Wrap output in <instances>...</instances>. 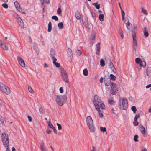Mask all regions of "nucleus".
Instances as JSON below:
<instances>
[{
	"mask_svg": "<svg viewBox=\"0 0 151 151\" xmlns=\"http://www.w3.org/2000/svg\"><path fill=\"white\" fill-rule=\"evenodd\" d=\"M55 98L57 104L62 106L65 102L67 97L66 96L64 95L62 96H56Z\"/></svg>",
	"mask_w": 151,
	"mask_h": 151,
	"instance_id": "1",
	"label": "nucleus"
},
{
	"mask_svg": "<svg viewBox=\"0 0 151 151\" xmlns=\"http://www.w3.org/2000/svg\"><path fill=\"white\" fill-rule=\"evenodd\" d=\"M86 122L91 132L94 131L93 127V121L91 116H88L86 118Z\"/></svg>",
	"mask_w": 151,
	"mask_h": 151,
	"instance_id": "2",
	"label": "nucleus"
},
{
	"mask_svg": "<svg viewBox=\"0 0 151 151\" xmlns=\"http://www.w3.org/2000/svg\"><path fill=\"white\" fill-rule=\"evenodd\" d=\"M59 69L63 80L66 83H68L69 79L65 70L61 67Z\"/></svg>",
	"mask_w": 151,
	"mask_h": 151,
	"instance_id": "3",
	"label": "nucleus"
},
{
	"mask_svg": "<svg viewBox=\"0 0 151 151\" xmlns=\"http://www.w3.org/2000/svg\"><path fill=\"white\" fill-rule=\"evenodd\" d=\"M0 90L6 95L9 94L10 93L9 88L0 82Z\"/></svg>",
	"mask_w": 151,
	"mask_h": 151,
	"instance_id": "4",
	"label": "nucleus"
},
{
	"mask_svg": "<svg viewBox=\"0 0 151 151\" xmlns=\"http://www.w3.org/2000/svg\"><path fill=\"white\" fill-rule=\"evenodd\" d=\"M1 140L4 146H9V142L8 136L7 134L4 133H3L1 135Z\"/></svg>",
	"mask_w": 151,
	"mask_h": 151,
	"instance_id": "5",
	"label": "nucleus"
},
{
	"mask_svg": "<svg viewBox=\"0 0 151 151\" xmlns=\"http://www.w3.org/2000/svg\"><path fill=\"white\" fill-rule=\"evenodd\" d=\"M93 101L96 108L99 107V104L101 102L100 98L97 95H94Z\"/></svg>",
	"mask_w": 151,
	"mask_h": 151,
	"instance_id": "6",
	"label": "nucleus"
},
{
	"mask_svg": "<svg viewBox=\"0 0 151 151\" xmlns=\"http://www.w3.org/2000/svg\"><path fill=\"white\" fill-rule=\"evenodd\" d=\"M130 23L129 22V20H128L127 23H126V26L127 29L129 31H131L132 33L133 32L135 33V31H136L137 28V26L135 24H133V27L132 26V27H130Z\"/></svg>",
	"mask_w": 151,
	"mask_h": 151,
	"instance_id": "7",
	"label": "nucleus"
},
{
	"mask_svg": "<svg viewBox=\"0 0 151 151\" xmlns=\"http://www.w3.org/2000/svg\"><path fill=\"white\" fill-rule=\"evenodd\" d=\"M123 110L126 109L128 107L127 100L126 98H124L122 101Z\"/></svg>",
	"mask_w": 151,
	"mask_h": 151,
	"instance_id": "8",
	"label": "nucleus"
},
{
	"mask_svg": "<svg viewBox=\"0 0 151 151\" xmlns=\"http://www.w3.org/2000/svg\"><path fill=\"white\" fill-rule=\"evenodd\" d=\"M110 86L111 89H112L113 90L115 91L116 92L117 91H119V90H120V87L119 86L114 83H111Z\"/></svg>",
	"mask_w": 151,
	"mask_h": 151,
	"instance_id": "9",
	"label": "nucleus"
},
{
	"mask_svg": "<svg viewBox=\"0 0 151 151\" xmlns=\"http://www.w3.org/2000/svg\"><path fill=\"white\" fill-rule=\"evenodd\" d=\"M135 62L137 64H139L140 67H145L146 66V62L144 61V64L143 65L142 62V61L141 59L140 58H137L135 59Z\"/></svg>",
	"mask_w": 151,
	"mask_h": 151,
	"instance_id": "10",
	"label": "nucleus"
},
{
	"mask_svg": "<svg viewBox=\"0 0 151 151\" xmlns=\"http://www.w3.org/2000/svg\"><path fill=\"white\" fill-rule=\"evenodd\" d=\"M17 58L18 61L21 66L23 67H25V63L22 58L21 57L18 56L17 57Z\"/></svg>",
	"mask_w": 151,
	"mask_h": 151,
	"instance_id": "11",
	"label": "nucleus"
},
{
	"mask_svg": "<svg viewBox=\"0 0 151 151\" xmlns=\"http://www.w3.org/2000/svg\"><path fill=\"white\" fill-rule=\"evenodd\" d=\"M132 36L133 41V43L134 45L137 46V42L136 40V33H134V32H132Z\"/></svg>",
	"mask_w": 151,
	"mask_h": 151,
	"instance_id": "12",
	"label": "nucleus"
},
{
	"mask_svg": "<svg viewBox=\"0 0 151 151\" xmlns=\"http://www.w3.org/2000/svg\"><path fill=\"white\" fill-rule=\"evenodd\" d=\"M18 23L19 24V26L21 28H24V24L23 20L21 18L19 17L18 18Z\"/></svg>",
	"mask_w": 151,
	"mask_h": 151,
	"instance_id": "13",
	"label": "nucleus"
},
{
	"mask_svg": "<svg viewBox=\"0 0 151 151\" xmlns=\"http://www.w3.org/2000/svg\"><path fill=\"white\" fill-rule=\"evenodd\" d=\"M140 130L143 136L145 137L147 135L146 134L145 130V127L142 125L140 126Z\"/></svg>",
	"mask_w": 151,
	"mask_h": 151,
	"instance_id": "14",
	"label": "nucleus"
},
{
	"mask_svg": "<svg viewBox=\"0 0 151 151\" xmlns=\"http://www.w3.org/2000/svg\"><path fill=\"white\" fill-rule=\"evenodd\" d=\"M96 54L98 55H99V52L100 50V43L99 42L96 45Z\"/></svg>",
	"mask_w": 151,
	"mask_h": 151,
	"instance_id": "15",
	"label": "nucleus"
},
{
	"mask_svg": "<svg viewBox=\"0 0 151 151\" xmlns=\"http://www.w3.org/2000/svg\"><path fill=\"white\" fill-rule=\"evenodd\" d=\"M146 73L148 77H151V67L147 68L146 69Z\"/></svg>",
	"mask_w": 151,
	"mask_h": 151,
	"instance_id": "16",
	"label": "nucleus"
},
{
	"mask_svg": "<svg viewBox=\"0 0 151 151\" xmlns=\"http://www.w3.org/2000/svg\"><path fill=\"white\" fill-rule=\"evenodd\" d=\"M40 147L41 151H47V149L43 143L41 144Z\"/></svg>",
	"mask_w": 151,
	"mask_h": 151,
	"instance_id": "17",
	"label": "nucleus"
},
{
	"mask_svg": "<svg viewBox=\"0 0 151 151\" xmlns=\"http://www.w3.org/2000/svg\"><path fill=\"white\" fill-rule=\"evenodd\" d=\"M14 4L18 10L19 12L21 10V9L20 7V5L19 3L17 1H15L14 2Z\"/></svg>",
	"mask_w": 151,
	"mask_h": 151,
	"instance_id": "18",
	"label": "nucleus"
},
{
	"mask_svg": "<svg viewBox=\"0 0 151 151\" xmlns=\"http://www.w3.org/2000/svg\"><path fill=\"white\" fill-rule=\"evenodd\" d=\"M75 16L76 18L78 20H80L81 19V16L78 11H77L75 13Z\"/></svg>",
	"mask_w": 151,
	"mask_h": 151,
	"instance_id": "19",
	"label": "nucleus"
},
{
	"mask_svg": "<svg viewBox=\"0 0 151 151\" xmlns=\"http://www.w3.org/2000/svg\"><path fill=\"white\" fill-rule=\"evenodd\" d=\"M34 49L37 54L38 53L39 50L38 48L37 44L35 43H34Z\"/></svg>",
	"mask_w": 151,
	"mask_h": 151,
	"instance_id": "20",
	"label": "nucleus"
},
{
	"mask_svg": "<svg viewBox=\"0 0 151 151\" xmlns=\"http://www.w3.org/2000/svg\"><path fill=\"white\" fill-rule=\"evenodd\" d=\"M55 52L54 50L51 48L50 50V54L52 58H53V57H54Z\"/></svg>",
	"mask_w": 151,
	"mask_h": 151,
	"instance_id": "21",
	"label": "nucleus"
},
{
	"mask_svg": "<svg viewBox=\"0 0 151 151\" xmlns=\"http://www.w3.org/2000/svg\"><path fill=\"white\" fill-rule=\"evenodd\" d=\"M1 47L4 50H8V47L6 45V43L4 42L1 46Z\"/></svg>",
	"mask_w": 151,
	"mask_h": 151,
	"instance_id": "22",
	"label": "nucleus"
},
{
	"mask_svg": "<svg viewBox=\"0 0 151 151\" xmlns=\"http://www.w3.org/2000/svg\"><path fill=\"white\" fill-rule=\"evenodd\" d=\"M96 109L98 111L99 116L101 117H103V115L101 111H100V110L99 107H97V108H96Z\"/></svg>",
	"mask_w": 151,
	"mask_h": 151,
	"instance_id": "23",
	"label": "nucleus"
},
{
	"mask_svg": "<svg viewBox=\"0 0 151 151\" xmlns=\"http://www.w3.org/2000/svg\"><path fill=\"white\" fill-rule=\"evenodd\" d=\"M108 60L109 61V67L111 68L114 66L113 64L112 63L111 59H109Z\"/></svg>",
	"mask_w": 151,
	"mask_h": 151,
	"instance_id": "24",
	"label": "nucleus"
},
{
	"mask_svg": "<svg viewBox=\"0 0 151 151\" xmlns=\"http://www.w3.org/2000/svg\"><path fill=\"white\" fill-rule=\"evenodd\" d=\"M52 30V23L51 22H49L48 24V29L47 31L48 32H50Z\"/></svg>",
	"mask_w": 151,
	"mask_h": 151,
	"instance_id": "25",
	"label": "nucleus"
},
{
	"mask_svg": "<svg viewBox=\"0 0 151 151\" xmlns=\"http://www.w3.org/2000/svg\"><path fill=\"white\" fill-rule=\"evenodd\" d=\"M98 3H92V5L94 6L97 9H99L100 8V5L99 4H97Z\"/></svg>",
	"mask_w": 151,
	"mask_h": 151,
	"instance_id": "26",
	"label": "nucleus"
},
{
	"mask_svg": "<svg viewBox=\"0 0 151 151\" xmlns=\"http://www.w3.org/2000/svg\"><path fill=\"white\" fill-rule=\"evenodd\" d=\"M104 104L102 102H101L99 104V108H101L102 109H104L105 108Z\"/></svg>",
	"mask_w": 151,
	"mask_h": 151,
	"instance_id": "27",
	"label": "nucleus"
},
{
	"mask_svg": "<svg viewBox=\"0 0 151 151\" xmlns=\"http://www.w3.org/2000/svg\"><path fill=\"white\" fill-rule=\"evenodd\" d=\"M58 26L59 29H62L63 27V23L62 22H59L58 23Z\"/></svg>",
	"mask_w": 151,
	"mask_h": 151,
	"instance_id": "28",
	"label": "nucleus"
},
{
	"mask_svg": "<svg viewBox=\"0 0 151 151\" xmlns=\"http://www.w3.org/2000/svg\"><path fill=\"white\" fill-rule=\"evenodd\" d=\"M83 75L85 76H87L88 75V71L87 69H84L83 71Z\"/></svg>",
	"mask_w": 151,
	"mask_h": 151,
	"instance_id": "29",
	"label": "nucleus"
},
{
	"mask_svg": "<svg viewBox=\"0 0 151 151\" xmlns=\"http://www.w3.org/2000/svg\"><path fill=\"white\" fill-rule=\"evenodd\" d=\"M109 104H110L111 105H114L115 104V102L111 99H109L108 100Z\"/></svg>",
	"mask_w": 151,
	"mask_h": 151,
	"instance_id": "30",
	"label": "nucleus"
},
{
	"mask_svg": "<svg viewBox=\"0 0 151 151\" xmlns=\"http://www.w3.org/2000/svg\"><path fill=\"white\" fill-rule=\"evenodd\" d=\"M104 17L103 14H100L99 15V18L100 21H103L104 20Z\"/></svg>",
	"mask_w": 151,
	"mask_h": 151,
	"instance_id": "31",
	"label": "nucleus"
},
{
	"mask_svg": "<svg viewBox=\"0 0 151 151\" xmlns=\"http://www.w3.org/2000/svg\"><path fill=\"white\" fill-rule=\"evenodd\" d=\"M110 79L111 80L114 81L116 78V77L112 74H111L110 75Z\"/></svg>",
	"mask_w": 151,
	"mask_h": 151,
	"instance_id": "32",
	"label": "nucleus"
},
{
	"mask_svg": "<svg viewBox=\"0 0 151 151\" xmlns=\"http://www.w3.org/2000/svg\"><path fill=\"white\" fill-rule=\"evenodd\" d=\"M68 55L69 56H71L72 55L71 50L70 48H68L67 50Z\"/></svg>",
	"mask_w": 151,
	"mask_h": 151,
	"instance_id": "33",
	"label": "nucleus"
},
{
	"mask_svg": "<svg viewBox=\"0 0 151 151\" xmlns=\"http://www.w3.org/2000/svg\"><path fill=\"white\" fill-rule=\"evenodd\" d=\"M100 130L101 131L103 132H105L106 134H107L106 130V127H100Z\"/></svg>",
	"mask_w": 151,
	"mask_h": 151,
	"instance_id": "34",
	"label": "nucleus"
},
{
	"mask_svg": "<svg viewBox=\"0 0 151 151\" xmlns=\"http://www.w3.org/2000/svg\"><path fill=\"white\" fill-rule=\"evenodd\" d=\"M76 53L77 55L80 56L82 54V52L79 50H76Z\"/></svg>",
	"mask_w": 151,
	"mask_h": 151,
	"instance_id": "35",
	"label": "nucleus"
},
{
	"mask_svg": "<svg viewBox=\"0 0 151 151\" xmlns=\"http://www.w3.org/2000/svg\"><path fill=\"white\" fill-rule=\"evenodd\" d=\"M100 65L101 66H104L105 64L104 63V60L101 59L100 61Z\"/></svg>",
	"mask_w": 151,
	"mask_h": 151,
	"instance_id": "36",
	"label": "nucleus"
},
{
	"mask_svg": "<svg viewBox=\"0 0 151 151\" xmlns=\"http://www.w3.org/2000/svg\"><path fill=\"white\" fill-rule=\"evenodd\" d=\"M28 90L30 93H34V91L32 88L30 86H28Z\"/></svg>",
	"mask_w": 151,
	"mask_h": 151,
	"instance_id": "37",
	"label": "nucleus"
},
{
	"mask_svg": "<svg viewBox=\"0 0 151 151\" xmlns=\"http://www.w3.org/2000/svg\"><path fill=\"white\" fill-rule=\"evenodd\" d=\"M104 82L105 84V85L106 86H108L109 85L110 82H107L106 80V78H105L104 79Z\"/></svg>",
	"mask_w": 151,
	"mask_h": 151,
	"instance_id": "38",
	"label": "nucleus"
},
{
	"mask_svg": "<svg viewBox=\"0 0 151 151\" xmlns=\"http://www.w3.org/2000/svg\"><path fill=\"white\" fill-rule=\"evenodd\" d=\"M131 110L133 111L134 113H135L137 111V109L135 106H132L131 107Z\"/></svg>",
	"mask_w": 151,
	"mask_h": 151,
	"instance_id": "39",
	"label": "nucleus"
},
{
	"mask_svg": "<svg viewBox=\"0 0 151 151\" xmlns=\"http://www.w3.org/2000/svg\"><path fill=\"white\" fill-rule=\"evenodd\" d=\"M47 123L48 126L50 128L52 129L54 127L52 124V123H50V121L47 122Z\"/></svg>",
	"mask_w": 151,
	"mask_h": 151,
	"instance_id": "40",
	"label": "nucleus"
},
{
	"mask_svg": "<svg viewBox=\"0 0 151 151\" xmlns=\"http://www.w3.org/2000/svg\"><path fill=\"white\" fill-rule=\"evenodd\" d=\"M2 6L5 9H7L8 7V5L6 3L2 4Z\"/></svg>",
	"mask_w": 151,
	"mask_h": 151,
	"instance_id": "41",
	"label": "nucleus"
},
{
	"mask_svg": "<svg viewBox=\"0 0 151 151\" xmlns=\"http://www.w3.org/2000/svg\"><path fill=\"white\" fill-rule=\"evenodd\" d=\"M145 28H144L145 30H144V35L146 37H147L148 36V33L147 32H146L145 31Z\"/></svg>",
	"mask_w": 151,
	"mask_h": 151,
	"instance_id": "42",
	"label": "nucleus"
},
{
	"mask_svg": "<svg viewBox=\"0 0 151 151\" xmlns=\"http://www.w3.org/2000/svg\"><path fill=\"white\" fill-rule=\"evenodd\" d=\"M133 124L134 126H136L138 124V123L137 122V120H135V119H134V121L133 122Z\"/></svg>",
	"mask_w": 151,
	"mask_h": 151,
	"instance_id": "43",
	"label": "nucleus"
},
{
	"mask_svg": "<svg viewBox=\"0 0 151 151\" xmlns=\"http://www.w3.org/2000/svg\"><path fill=\"white\" fill-rule=\"evenodd\" d=\"M129 100L132 103L135 102L134 99L132 97H130L129 98Z\"/></svg>",
	"mask_w": 151,
	"mask_h": 151,
	"instance_id": "44",
	"label": "nucleus"
},
{
	"mask_svg": "<svg viewBox=\"0 0 151 151\" xmlns=\"http://www.w3.org/2000/svg\"><path fill=\"white\" fill-rule=\"evenodd\" d=\"M138 138V136L137 135H135L134 137V140L135 142H137L138 140L137 139V138Z\"/></svg>",
	"mask_w": 151,
	"mask_h": 151,
	"instance_id": "45",
	"label": "nucleus"
},
{
	"mask_svg": "<svg viewBox=\"0 0 151 151\" xmlns=\"http://www.w3.org/2000/svg\"><path fill=\"white\" fill-rule=\"evenodd\" d=\"M142 12L144 14L146 15H147L148 13L147 12V11L145 9H143V8H142Z\"/></svg>",
	"mask_w": 151,
	"mask_h": 151,
	"instance_id": "46",
	"label": "nucleus"
},
{
	"mask_svg": "<svg viewBox=\"0 0 151 151\" xmlns=\"http://www.w3.org/2000/svg\"><path fill=\"white\" fill-rule=\"evenodd\" d=\"M56 124L58 127V130H61L62 129V126H61V125L58 123H57Z\"/></svg>",
	"mask_w": 151,
	"mask_h": 151,
	"instance_id": "47",
	"label": "nucleus"
},
{
	"mask_svg": "<svg viewBox=\"0 0 151 151\" xmlns=\"http://www.w3.org/2000/svg\"><path fill=\"white\" fill-rule=\"evenodd\" d=\"M52 18L55 20L56 21H57L58 20V17L56 16H53L52 17Z\"/></svg>",
	"mask_w": 151,
	"mask_h": 151,
	"instance_id": "48",
	"label": "nucleus"
},
{
	"mask_svg": "<svg viewBox=\"0 0 151 151\" xmlns=\"http://www.w3.org/2000/svg\"><path fill=\"white\" fill-rule=\"evenodd\" d=\"M110 93L112 95H115V93L116 92L115 91L113 90L112 89H110Z\"/></svg>",
	"mask_w": 151,
	"mask_h": 151,
	"instance_id": "49",
	"label": "nucleus"
},
{
	"mask_svg": "<svg viewBox=\"0 0 151 151\" xmlns=\"http://www.w3.org/2000/svg\"><path fill=\"white\" fill-rule=\"evenodd\" d=\"M0 120L2 124H4L5 121V119L3 118L2 117H0Z\"/></svg>",
	"mask_w": 151,
	"mask_h": 151,
	"instance_id": "50",
	"label": "nucleus"
},
{
	"mask_svg": "<svg viewBox=\"0 0 151 151\" xmlns=\"http://www.w3.org/2000/svg\"><path fill=\"white\" fill-rule=\"evenodd\" d=\"M57 67H60V64L57 62H55L53 63Z\"/></svg>",
	"mask_w": 151,
	"mask_h": 151,
	"instance_id": "51",
	"label": "nucleus"
},
{
	"mask_svg": "<svg viewBox=\"0 0 151 151\" xmlns=\"http://www.w3.org/2000/svg\"><path fill=\"white\" fill-rule=\"evenodd\" d=\"M57 13L58 14H60L61 12V9L60 8H58L57 9Z\"/></svg>",
	"mask_w": 151,
	"mask_h": 151,
	"instance_id": "52",
	"label": "nucleus"
},
{
	"mask_svg": "<svg viewBox=\"0 0 151 151\" xmlns=\"http://www.w3.org/2000/svg\"><path fill=\"white\" fill-rule=\"evenodd\" d=\"M140 115L139 114H137L135 115V116L134 118V119H135V120H137V118H138L139 117Z\"/></svg>",
	"mask_w": 151,
	"mask_h": 151,
	"instance_id": "53",
	"label": "nucleus"
},
{
	"mask_svg": "<svg viewBox=\"0 0 151 151\" xmlns=\"http://www.w3.org/2000/svg\"><path fill=\"white\" fill-rule=\"evenodd\" d=\"M83 24L84 25L87 27L88 26V23L87 22H83Z\"/></svg>",
	"mask_w": 151,
	"mask_h": 151,
	"instance_id": "54",
	"label": "nucleus"
},
{
	"mask_svg": "<svg viewBox=\"0 0 151 151\" xmlns=\"http://www.w3.org/2000/svg\"><path fill=\"white\" fill-rule=\"evenodd\" d=\"M111 69L112 70L113 72L114 73H116V70L115 69V68L114 66L112 68H111Z\"/></svg>",
	"mask_w": 151,
	"mask_h": 151,
	"instance_id": "55",
	"label": "nucleus"
},
{
	"mask_svg": "<svg viewBox=\"0 0 151 151\" xmlns=\"http://www.w3.org/2000/svg\"><path fill=\"white\" fill-rule=\"evenodd\" d=\"M43 109L42 107H40L39 109V111L40 114H42L43 113Z\"/></svg>",
	"mask_w": 151,
	"mask_h": 151,
	"instance_id": "56",
	"label": "nucleus"
},
{
	"mask_svg": "<svg viewBox=\"0 0 151 151\" xmlns=\"http://www.w3.org/2000/svg\"><path fill=\"white\" fill-rule=\"evenodd\" d=\"M121 14H122V16H124V15H125L124 12L122 9L121 10Z\"/></svg>",
	"mask_w": 151,
	"mask_h": 151,
	"instance_id": "57",
	"label": "nucleus"
},
{
	"mask_svg": "<svg viewBox=\"0 0 151 151\" xmlns=\"http://www.w3.org/2000/svg\"><path fill=\"white\" fill-rule=\"evenodd\" d=\"M27 117L28 118L29 121L30 122H31L32 121V118L29 115H28L27 116Z\"/></svg>",
	"mask_w": 151,
	"mask_h": 151,
	"instance_id": "58",
	"label": "nucleus"
},
{
	"mask_svg": "<svg viewBox=\"0 0 151 151\" xmlns=\"http://www.w3.org/2000/svg\"><path fill=\"white\" fill-rule=\"evenodd\" d=\"M59 90L61 93H63V89L62 87H60Z\"/></svg>",
	"mask_w": 151,
	"mask_h": 151,
	"instance_id": "59",
	"label": "nucleus"
},
{
	"mask_svg": "<svg viewBox=\"0 0 151 151\" xmlns=\"http://www.w3.org/2000/svg\"><path fill=\"white\" fill-rule=\"evenodd\" d=\"M4 42H5L3 40L0 39V45L1 46Z\"/></svg>",
	"mask_w": 151,
	"mask_h": 151,
	"instance_id": "60",
	"label": "nucleus"
},
{
	"mask_svg": "<svg viewBox=\"0 0 151 151\" xmlns=\"http://www.w3.org/2000/svg\"><path fill=\"white\" fill-rule=\"evenodd\" d=\"M150 87H151L150 88V89L151 90V84H149L146 86V88H148Z\"/></svg>",
	"mask_w": 151,
	"mask_h": 151,
	"instance_id": "61",
	"label": "nucleus"
},
{
	"mask_svg": "<svg viewBox=\"0 0 151 151\" xmlns=\"http://www.w3.org/2000/svg\"><path fill=\"white\" fill-rule=\"evenodd\" d=\"M53 60V63L56 62L57 61V59L55 58V57H53V58H52Z\"/></svg>",
	"mask_w": 151,
	"mask_h": 151,
	"instance_id": "62",
	"label": "nucleus"
},
{
	"mask_svg": "<svg viewBox=\"0 0 151 151\" xmlns=\"http://www.w3.org/2000/svg\"><path fill=\"white\" fill-rule=\"evenodd\" d=\"M104 78L102 77H101L99 80V81L101 83H102Z\"/></svg>",
	"mask_w": 151,
	"mask_h": 151,
	"instance_id": "63",
	"label": "nucleus"
},
{
	"mask_svg": "<svg viewBox=\"0 0 151 151\" xmlns=\"http://www.w3.org/2000/svg\"><path fill=\"white\" fill-rule=\"evenodd\" d=\"M46 132L47 133L49 134H50L51 133V130H46Z\"/></svg>",
	"mask_w": 151,
	"mask_h": 151,
	"instance_id": "64",
	"label": "nucleus"
}]
</instances>
